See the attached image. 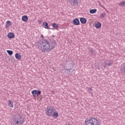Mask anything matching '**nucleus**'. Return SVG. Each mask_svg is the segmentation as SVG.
I'll list each match as a JSON object with an SVG mask.
<instances>
[{
    "instance_id": "nucleus-8",
    "label": "nucleus",
    "mask_w": 125,
    "mask_h": 125,
    "mask_svg": "<svg viewBox=\"0 0 125 125\" xmlns=\"http://www.w3.org/2000/svg\"><path fill=\"white\" fill-rule=\"evenodd\" d=\"M69 3H70L71 5L75 6L78 3V0H70Z\"/></svg>"
},
{
    "instance_id": "nucleus-4",
    "label": "nucleus",
    "mask_w": 125,
    "mask_h": 125,
    "mask_svg": "<svg viewBox=\"0 0 125 125\" xmlns=\"http://www.w3.org/2000/svg\"><path fill=\"white\" fill-rule=\"evenodd\" d=\"M15 125H23L24 123V119L21 116H19L18 117L16 118L15 120H14Z\"/></svg>"
},
{
    "instance_id": "nucleus-9",
    "label": "nucleus",
    "mask_w": 125,
    "mask_h": 125,
    "mask_svg": "<svg viewBox=\"0 0 125 125\" xmlns=\"http://www.w3.org/2000/svg\"><path fill=\"white\" fill-rule=\"evenodd\" d=\"M95 25L96 29H100V28H101L102 24L99 21L96 22Z\"/></svg>"
},
{
    "instance_id": "nucleus-21",
    "label": "nucleus",
    "mask_w": 125,
    "mask_h": 125,
    "mask_svg": "<svg viewBox=\"0 0 125 125\" xmlns=\"http://www.w3.org/2000/svg\"><path fill=\"white\" fill-rule=\"evenodd\" d=\"M125 1H122L119 4V5H120L121 6H124V5H125Z\"/></svg>"
},
{
    "instance_id": "nucleus-6",
    "label": "nucleus",
    "mask_w": 125,
    "mask_h": 125,
    "mask_svg": "<svg viewBox=\"0 0 125 125\" xmlns=\"http://www.w3.org/2000/svg\"><path fill=\"white\" fill-rule=\"evenodd\" d=\"M12 25V22L10 21H7L6 22V25L5 26V29H8V28H10L11 27V25Z\"/></svg>"
},
{
    "instance_id": "nucleus-12",
    "label": "nucleus",
    "mask_w": 125,
    "mask_h": 125,
    "mask_svg": "<svg viewBox=\"0 0 125 125\" xmlns=\"http://www.w3.org/2000/svg\"><path fill=\"white\" fill-rule=\"evenodd\" d=\"M73 23L74 25H80V21H79V19H75L73 21Z\"/></svg>"
},
{
    "instance_id": "nucleus-19",
    "label": "nucleus",
    "mask_w": 125,
    "mask_h": 125,
    "mask_svg": "<svg viewBox=\"0 0 125 125\" xmlns=\"http://www.w3.org/2000/svg\"><path fill=\"white\" fill-rule=\"evenodd\" d=\"M71 69H66V71H65V74L66 75H70L71 73Z\"/></svg>"
},
{
    "instance_id": "nucleus-7",
    "label": "nucleus",
    "mask_w": 125,
    "mask_h": 125,
    "mask_svg": "<svg viewBox=\"0 0 125 125\" xmlns=\"http://www.w3.org/2000/svg\"><path fill=\"white\" fill-rule=\"evenodd\" d=\"M112 65V63L110 61H106L104 62V64H103V67L104 68L106 67V66H111Z\"/></svg>"
},
{
    "instance_id": "nucleus-1",
    "label": "nucleus",
    "mask_w": 125,
    "mask_h": 125,
    "mask_svg": "<svg viewBox=\"0 0 125 125\" xmlns=\"http://www.w3.org/2000/svg\"><path fill=\"white\" fill-rule=\"evenodd\" d=\"M56 44V42H52L50 43L48 41L44 40L40 43L39 49L40 50H41L42 52L43 53H44V52L47 53V52H49V51H51V50L54 49Z\"/></svg>"
},
{
    "instance_id": "nucleus-3",
    "label": "nucleus",
    "mask_w": 125,
    "mask_h": 125,
    "mask_svg": "<svg viewBox=\"0 0 125 125\" xmlns=\"http://www.w3.org/2000/svg\"><path fill=\"white\" fill-rule=\"evenodd\" d=\"M55 108L52 107L47 106L46 110V115L48 117H53V118L58 117V112H54Z\"/></svg>"
},
{
    "instance_id": "nucleus-2",
    "label": "nucleus",
    "mask_w": 125,
    "mask_h": 125,
    "mask_svg": "<svg viewBox=\"0 0 125 125\" xmlns=\"http://www.w3.org/2000/svg\"><path fill=\"white\" fill-rule=\"evenodd\" d=\"M85 125H101L100 122L98 119L93 118H87L84 121Z\"/></svg>"
},
{
    "instance_id": "nucleus-15",
    "label": "nucleus",
    "mask_w": 125,
    "mask_h": 125,
    "mask_svg": "<svg viewBox=\"0 0 125 125\" xmlns=\"http://www.w3.org/2000/svg\"><path fill=\"white\" fill-rule=\"evenodd\" d=\"M52 26L54 29H55V30H58L59 27L58 26V25L55 23H53L52 24Z\"/></svg>"
},
{
    "instance_id": "nucleus-20",
    "label": "nucleus",
    "mask_w": 125,
    "mask_h": 125,
    "mask_svg": "<svg viewBox=\"0 0 125 125\" xmlns=\"http://www.w3.org/2000/svg\"><path fill=\"white\" fill-rule=\"evenodd\" d=\"M7 53L9 54V55L11 56L12 54H13V52L11 50H7Z\"/></svg>"
},
{
    "instance_id": "nucleus-5",
    "label": "nucleus",
    "mask_w": 125,
    "mask_h": 125,
    "mask_svg": "<svg viewBox=\"0 0 125 125\" xmlns=\"http://www.w3.org/2000/svg\"><path fill=\"white\" fill-rule=\"evenodd\" d=\"M41 93H42V91L39 90H33L31 91V93L33 97H36V95H40V94H41Z\"/></svg>"
},
{
    "instance_id": "nucleus-13",
    "label": "nucleus",
    "mask_w": 125,
    "mask_h": 125,
    "mask_svg": "<svg viewBox=\"0 0 125 125\" xmlns=\"http://www.w3.org/2000/svg\"><path fill=\"white\" fill-rule=\"evenodd\" d=\"M80 22L82 24H86V19L84 18H81L80 19Z\"/></svg>"
},
{
    "instance_id": "nucleus-14",
    "label": "nucleus",
    "mask_w": 125,
    "mask_h": 125,
    "mask_svg": "<svg viewBox=\"0 0 125 125\" xmlns=\"http://www.w3.org/2000/svg\"><path fill=\"white\" fill-rule=\"evenodd\" d=\"M15 58L18 60H20V59H21V55H20V54H19V53H17L15 54Z\"/></svg>"
},
{
    "instance_id": "nucleus-16",
    "label": "nucleus",
    "mask_w": 125,
    "mask_h": 125,
    "mask_svg": "<svg viewBox=\"0 0 125 125\" xmlns=\"http://www.w3.org/2000/svg\"><path fill=\"white\" fill-rule=\"evenodd\" d=\"M21 19L23 22H27L28 21V17L26 16H23L22 17Z\"/></svg>"
},
{
    "instance_id": "nucleus-23",
    "label": "nucleus",
    "mask_w": 125,
    "mask_h": 125,
    "mask_svg": "<svg viewBox=\"0 0 125 125\" xmlns=\"http://www.w3.org/2000/svg\"><path fill=\"white\" fill-rule=\"evenodd\" d=\"M88 91H89V92H91V91H92V87H89L88 88Z\"/></svg>"
},
{
    "instance_id": "nucleus-11",
    "label": "nucleus",
    "mask_w": 125,
    "mask_h": 125,
    "mask_svg": "<svg viewBox=\"0 0 125 125\" xmlns=\"http://www.w3.org/2000/svg\"><path fill=\"white\" fill-rule=\"evenodd\" d=\"M8 106L10 107V108H13V102L11 100H9L8 101Z\"/></svg>"
},
{
    "instance_id": "nucleus-18",
    "label": "nucleus",
    "mask_w": 125,
    "mask_h": 125,
    "mask_svg": "<svg viewBox=\"0 0 125 125\" xmlns=\"http://www.w3.org/2000/svg\"><path fill=\"white\" fill-rule=\"evenodd\" d=\"M97 11V10H96V9H93L90 10L89 12L91 14H94V13H95Z\"/></svg>"
},
{
    "instance_id": "nucleus-25",
    "label": "nucleus",
    "mask_w": 125,
    "mask_h": 125,
    "mask_svg": "<svg viewBox=\"0 0 125 125\" xmlns=\"http://www.w3.org/2000/svg\"><path fill=\"white\" fill-rule=\"evenodd\" d=\"M41 37L42 38V39H43V35H41Z\"/></svg>"
},
{
    "instance_id": "nucleus-10",
    "label": "nucleus",
    "mask_w": 125,
    "mask_h": 125,
    "mask_svg": "<svg viewBox=\"0 0 125 125\" xmlns=\"http://www.w3.org/2000/svg\"><path fill=\"white\" fill-rule=\"evenodd\" d=\"M15 37V35L13 33L10 32L8 33L7 35V38H8V39H14Z\"/></svg>"
},
{
    "instance_id": "nucleus-17",
    "label": "nucleus",
    "mask_w": 125,
    "mask_h": 125,
    "mask_svg": "<svg viewBox=\"0 0 125 125\" xmlns=\"http://www.w3.org/2000/svg\"><path fill=\"white\" fill-rule=\"evenodd\" d=\"M43 25L45 29H49V26H48V23L46 22H44L43 23Z\"/></svg>"
},
{
    "instance_id": "nucleus-26",
    "label": "nucleus",
    "mask_w": 125,
    "mask_h": 125,
    "mask_svg": "<svg viewBox=\"0 0 125 125\" xmlns=\"http://www.w3.org/2000/svg\"><path fill=\"white\" fill-rule=\"evenodd\" d=\"M70 125V124H68L67 125Z\"/></svg>"
},
{
    "instance_id": "nucleus-24",
    "label": "nucleus",
    "mask_w": 125,
    "mask_h": 125,
    "mask_svg": "<svg viewBox=\"0 0 125 125\" xmlns=\"http://www.w3.org/2000/svg\"><path fill=\"white\" fill-rule=\"evenodd\" d=\"M42 22H43L42 20H41L38 21V22L39 23V24H42Z\"/></svg>"
},
{
    "instance_id": "nucleus-22",
    "label": "nucleus",
    "mask_w": 125,
    "mask_h": 125,
    "mask_svg": "<svg viewBox=\"0 0 125 125\" xmlns=\"http://www.w3.org/2000/svg\"><path fill=\"white\" fill-rule=\"evenodd\" d=\"M105 16H106V13H102L100 15L101 18H104Z\"/></svg>"
}]
</instances>
